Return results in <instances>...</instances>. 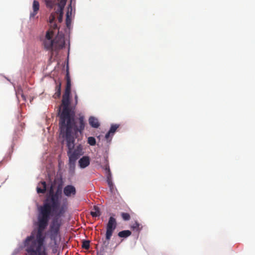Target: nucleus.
Wrapping results in <instances>:
<instances>
[{"mask_svg":"<svg viewBox=\"0 0 255 255\" xmlns=\"http://www.w3.org/2000/svg\"><path fill=\"white\" fill-rule=\"evenodd\" d=\"M59 188L54 193L52 188L49 195L39 208L38 229L35 240L33 236L28 237L25 241L26 255H48L44 245L45 237L42 232L48 225L51 215L62 217L67 209V200L65 199L62 204L59 199Z\"/></svg>","mask_w":255,"mask_h":255,"instance_id":"f257e3e1","label":"nucleus"},{"mask_svg":"<svg viewBox=\"0 0 255 255\" xmlns=\"http://www.w3.org/2000/svg\"><path fill=\"white\" fill-rule=\"evenodd\" d=\"M86 124L83 122V119L80 120L78 125L76 126L60 129L61 134L65 138L66 142V146L68 148L67 155L68 157H71L78 159L80 156L84 154L83 146L81 144H78L74 149L75 146V139L78 136V133L81 134L85 129Z\"/></svg>","mask_w":255,"mask_h":255,"instance_id":"f03ea898","label":"nucleus"},{"mask_svg":"<svg viewBox=\"0 0 255 255\" xmlns=\"http://www.w3.org/2000/svg\"><path fill=\"white\" fill-rule=\"evenodd\" d=\"M71 93L64 92L62 100L63 109L59 115V128L62 129L78 125L80 120H82L84 124H86L85 116L82 113L75 117V113L69 107L70 95Z\"/></svg>","mask_w":255,"mask_h":255,"instance_id":"7ed1b4c3","label":"nucleus"},{"mask_svg":"<svg viewBox=\"0 0 255 255\" xmlns=\"http://www.w3.org/2000/svg\"><path fill=\"white\" fill-rule=\"evenodd\" d=\"M117 223L116 220L113 217H110L106 226V239L109 241L116 229Z\"/></svg>","mask_w":255,"mask_h":255,"instance_id":"20e7f679","label":"nucleus"},{"mask_svg":"<svg viewBox=\"0 0 255 255\" xmlns=\"http://www.w3.org/2000/svg\"><path fill=\"white\" fill-rule=\"evenodd\" d=\"M54 216V218L52 221L51 225H50V238L52 239H55L59 234V229L60 227V223L58 221V218L55 215H51V217Z\"/></svg>","mask_w":255,"mask_h":255,"instance_id":"39448f33","label":"nucleus"},{"mask_svg":"<svg viewBox=\"0 0 255 255\" xmlns=\"http://www.w3.org/2000/svg\"><path fill=\"white\" fill-rule=\"evenodd\" d=\"M66 0H60L58 4V8L56 9L55 13L59 14L58 19L60 22L62 21L63 17V10L65 5Z\"/></svg>","mask_w":255,"mask_h":255,"instance_id":"423d86ee","label":"nucleus"},{"mask_svg":"<svg viewBox=\"0 0 255 255\" xmlns=\"http://www.w3.org/2000/svg\"><path fill=\"white\" fill-rule=\"evenodd\" d=\"M63 193L67 197L74 196L76 194V190L74 186L68 185L64 188Z\"/></svg>","mask_w":255,"mask_h":255,"instance_id":"0eeeda50","label":"nucleus"},{"mask_svg":"<svg viewBox=\"0 0 255 255\" xmlns=\"http://www.w3.org/2000/svg\"><path fill=\"white\" fill-rule=\"evenodd\" d=\"M54 50H57L63 48L65 46L64 38L62 37H56L54 39Z\"/></svg>","mask_w":255,"mask_h":255,"instance_id":"6e6552de","label":"nucleus"},{"mask_svg":"<svg viewBox=\"0 0 255 255\" xmlns=\"http://www.w3.org/2000/svg\"><path fill=\"white\" fill-rule=\"evenodd\" d=\"M90 159L88 156H84L78 161L79 166L81 168H85L90 165Z\"/></svg>","mask_w":255,"mask_h":255,"instance_id":"1a4fd4ad","label":"nucleus"},{"mask_svg":"<svg viewBox=\"0 0 255 255\" xmlns=\"http://www.w3.org/2000/svg\"><path fill=\"white\" fill-rule=\"evenodd\" d=\"M60 0H44L46 7L48 8L52 9L54 8L56 10L58 8V4Z\"/></svg>","mask_w":255,"mask_h":255,"instance_id":"9d476101","label":"nucleus"},{"mask_svg":"<svg viewBox=\"0 0 255 255\" xmlns=\"http://www.w3.org/2000/svg\"><path fill=\"white\" fill-rule=\"evenodd\" d=\"M33 11L30 14V18H34L39 10V3L38 1L34 0L32 4Z\"/></svg>","mask_w":255,"mask_h":255,"instance_id":"9b49d317","label":"nucleus"},{"mask_svg":"<svg viewBox=\"0 0 255 255\" xmlns=\"http://www.w3.org/2000/svg\"><path fill=\"white\" fill-rule=\"evenodd\" d=\"M65 79L66 80V86L65 90L66 93H71V81L68 69H67Z\"/></svg>","mask_w":255,"mask_h":255,"instance_id":"f8f14e48","label":"nucleus"},{"mask_svg":"<svg viewBox=\"0 0 255 255\" xmlns=\"http://www.w3.org/2000/svg\"><path fill=\"white\" fill-rule=\"evenodd\" d=\"M44 46L47 50H54V42L52 39H45L43 42Z\"/></svg>","mask_w":255,"mask_h":255,"instance_id":"ddd939ff","label":"nucleus"},{"mask_svg":"<svg viewBox=\"0 0 255 255\" xmlns=\"http://www.w3.org/2000/svg\"><path fill=\"white\" fill-rule=\"evenodd\" d=\"M38 193H45L46 190V183L45 181H41L38 183L36 188Z\"/></svg>","mask_w":255,"mask_h":255,"instance_id":"4468645a","label":"nucleus"},{"mask_svg":"<svg viewBox=\"0 0 255 255\" xmlns=\"http://www.w3.org/2000/svg\"><path fill=\"white\" fill-rule=\"evenodd\" d=\"M89 123L90 125L94 128H98L100 126L98 119L93 117L89 118Z\"/></svg>","mask_w":255,"mask_h":255,"instance_id":"2eb2a0df","label":"nucleus"},{"mask_svg":"<svg viewBox=\"0 0 255 255\" xmlns=\"http://www.w3.org/2000/svg\"><path fill=\"white\" fill-rule=\"evenodd\" d=\"M55 12L52 13L49 16V22L53 29H56L57 27V24L54 22L55 19Z\"/></svg>","mask_w":255,"mask_h":255,"instance_id":"dca6fc26","label":"nucleus"},{"mask_svg":"<svg viewBox=\"0 0 255 255\" xmlns=\"http://www.w3.org/2000/svg\"><path fill=\"white\" fill-rule=\"evenodd\" d=\"M90 214L93 217H99L101 215V212L97 206H94Z\"/></svg>","mask_w":255,"mask_h":255,"instance_id":"f3484780","label":"nucleus"},{"mask_svg":"<svg viewBox=\"0 0 255 255\" xmlns=\"http://www.w3.org/2000/svg\"><path fill=\"white\" fill-rule=\"evenodd\" d=\"M77 159L69 157V166L70 170L74 171L75 168L76 161Z\"/></svg>","mask_w":255,"mask_h":255,"instance_id":"a211bd4d","label":"nucleus"},{"mask_svg":"<svg viewBox=\"0 0 255 255\" xmlns=\"http://www.w3.org/2000/svg\"><path fill=\"white\" fill-rule=\"evenodd\" d=\"M131 229L133 231L139 232L141 230L142 226L139 223H138L137 221H135L131 225Z\"/></svg>","mask_w":255,"mask_h":255,"instance_id":"6ab92c4d","label":"nucleus"},{"mask_svg":"<svg viewBox=\"0 0 255 255\" xmlns=\"http://www.w3.org/2000/svg\"><path fill=\"white\" fill-rule=\"evenodd\" d=\"M131 234V233L129 230H124L118 233V236L121 238H127Z\"/></svg>","mask_w":255,"mask_h":255,"instance_id":"aec40b11","label":"nucleus"},{"mask_svg":"<svg viewBox=\"0 0 255 255\" xmlns=\"http://www.w3.org/2000/svg\"><path fill=\"white\" fill-rule=\"evenodd\" d=\"M119 127V125L117 124H113L112 125L110 129L109 130L110 132L112 133V136L114 135V133L116 131V130L118 129V128Z\"/></svg>","mask_w":255,"mask_h":255,"instance_id":"412c9836","label":"nucleus"},{"mask_svg":"<svg viewBox=\"0 0 255 255\" xmlns=\"http://www.w3.org/2000/svg\"><path fill=\"white\" fill-rule=\"evenodd\" d=\"M90 243L88 240L83 241L82 248L86 250H89L90 249Z\"/></svg>","mask_w":255,"mask_h":255,"instance_id":"4be33fe9","label":"nucleus"},{"mask_svg":"<svg viewBox=\"0 0 255 255\" xmlns=\"http://www.w3.org/2000/svg\"><path fill=\"white\" fill-rule=\"evenodd\" d=\"M121 216L124 221H128L130 218V215L128 213H122Z\"/></svg>","mask_w":255,"mask_h":255,"instance_id":"5701e85b","label":"nucleus"},{"mask_svg":"<svg viewBox=\"0 0 255 255\" xmlns=\"http://www.w3.org/2000/svg\"><path fill=\"white\" fill-rule=\"evenodd\" d=\"M88 143L91 145H95L96 143V139L92 136L89 137L88 138Z\"/></svg>","mask_w":255,"mask_h":255,"instance_id":"b1692460","label":"nucleus"},{"mask_svg":"<svg viewBox=\"0 0 255 255\" xmlns=\"http://www.w3.org/2000/svg\"><path fill=\"white\" fill-rule=\"evenodd\" d=\"M53 32L52 31L48 30L46 32L45 39H52Z\"/></svg>","mask_w":255,"mask_h":255,"instance_id":"393cba45","label":"nucleus"},{"mask_svg":"<svg viewBox=\"0 0 255 255\" xmlns=\"http://www.w3.org/2000/svg\"><path fill=\"white\" fill-rule=\"evenodd\" d=\"M16 93H17V96L18 95H21V98H22V99L24 100V101H25L26 100V98H25V97L24 96V95L22 93V91L21 90V88H19V87H17V92H16Z\"/></svg>","mask_w":255,"mask_h":255,"instance_id":"a878e982","label":"nucleus"},{"mask_svg":"<svg viewBox=\"0 0 255 255\" xmlns=\"http://www.w3.org/2000/svg\"><path fill=\"white\" fill-rule=\"evenodd\" d=\"M105 169L106 170V171H107V172L108 173V175L109 176H111V171H110L109 165L108 164L106 165Z\"/></svg>","mask_w":255,"mask_h":255,"instance_id":"bb28decb","label":"nucleus"},{"mask_svg":"<svg viewBox=\"0 0 255 255\" xmlns=\"http://www.w3.org/2000/svg\"><path fill=\"white\" fill-rule=\"evenodd\" d=\"M61 95V90H56V92L54 94L55 98L60 97Z\"/></svg>","mask_w":255,"mask_h":255,"instance_id":"cd10ccee","label":"nucleus"},{"mask_svg":"<svg viewBox=\"0 0 255 255\" xmlns=\"http://www.w3.org/2000/svg\"><path fill=\"white\" fill-rule=\"evenodd\" d=\"M112 136V133L111 132H110V131H109L105 135V138L107 140H111V139H109L110 137Z\"/></svg>","mask_w":255,"mask_h":255,"instance_id":"c85d7f7f","label":"nucleus"},{"mask_svg":"<svg viewBox=\"0 0 255 255\" xmlns=\"http://www.w3.org/2000/svg\"><path fill=\"white\" fill-rule=\"evenodd\" d=\"M110 176H108V184L111 188H112V187L113 186V184L111 182V181L110 180L109 178Z\"/></svg>","mask_w":255,"mask_h":255,"instance_id":"c756f323","label":"nucleus"},{"mask_svg":"<svg viewBox=\"0 0 255 255\" xmlns=\"http://www.w3.org/2000/svg\"><path fill=\"white\" fill-rule=\"evenodd\" d=\"M61 84L59 82L56 86V90H61Z\"/></svg>","mask_w":255,"mask_h":255,"instance_id":"7c9ffc66","label":"nucleus"},{"mask_svg":"<svg viewBox=\"0 0 255 255\" xmlns=\"http://www.w3.org/2000/svg\"><path fill=\"white\" fill-rule=\"evenodd\" d=\"M75 104L76 105L78 103V96L76 94L75 95Z\"/></svg>","mask_w":255,"mask_h":255,"instance_id":"2f4dec72","label":"nucleus"},{"mask_svg":"<svg viewBox=\"0 0 255 255\" xmlns=\"http://www.w3.org/2000/svg\"><path fill=\"white\" fill-rule=\"evenodd\" d=\"M69 17V11L67 13V19H66V21H67V23H68V18Z\"/></svg>","mask_w":255,"mask_h":255,"instance_id":"473e14b6","label":"nucleus"},{"mask_svg":"<svg viewBox=\"0 0 255 255\" xmlns=\"http://www.w3.org/2000/svg\"><path fill=\"white\" fill-rule=\"evenodd\" d=\"M71 8V10H72V7H71V4H70V5H69V7H68V10L69 9V8Z\"/></svg>","mask_w":255,"mask_h":255,"instance_id":"72a5a7b5","label":"nucleus"},{"mask_svg":"<svg viewBox=\"0 0 255 255\" xmlns=\"http://www.w3.org/2000/svg\"><path fill=\"white\" fill-rule=\"evenodd\" d=\"M24 125V124H21L20 126L22 127V128H23V126Z\"/></svg>","mask_w":255,"mask_h":255,"instance_id":"f704fd0d","label":"nucleus"}]
</instances>
